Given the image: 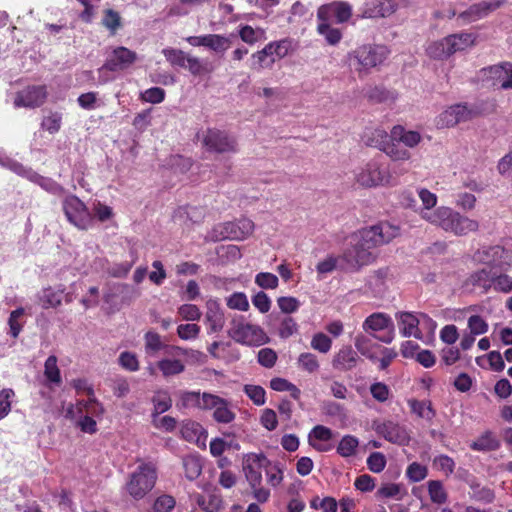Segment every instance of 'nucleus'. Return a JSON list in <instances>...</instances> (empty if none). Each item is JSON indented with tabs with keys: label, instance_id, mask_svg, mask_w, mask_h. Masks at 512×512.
<instances>
[{
	"label": "nucleus",
	"instance_id": "obj_1",
	"mask_svg": "<svg viewBox=\"0 0 512 512\" xmlns=\"http://www.w3.org/2000/svg\"><path fill=\"white\" fill-rule=\"evenodd\" d=\"M417 195L421 205L416 209L419 217L428 224L455 236H465L475 232L479 223L462 215L449 206H437L438 197L426 188H419Z\"/></svg>",
	"mask_w": 512,
	"mask_h": 512
},
{
	"label": "nucleus",
	"instance_id": "obj_2",
	"mask_svg": "<svg viewBox=\"0 0 512 512\" xmlns=\"http://www.w3.org/2000/svg\"><path fill=\"white\" fill-rule=\"evenodd\" d=\"M400 235V228L389 222L364 228L349 238L350 247L343 253L341 259L346 261L347 268H357L372 260L371 250L384 245Z\"/></svg>",
	"mask_w": 512,
	"mask_h": 512
},
{
	"label": "nucleus",
	"instance_id": "obj_3",
	"mask_svg": "<svg viewBox=\"0 0 512 512\" xmlns=\"http://www.w3.org/2000/svg\"><path fill=\"white\" fill-rule=\"evenodd\" d=\"M398 176L395 170L378 159H371L354 171L356 183L364 188L395 186Z\"/></svg>",
	"mask_w": 512,
	"mask_h": 512
},
{
	"label": "nucleus",
	"instance_id": "obj_4",
	"mask_svg": "<svg viewBox=\"0 0 512 512\" xmlns=\"http://www.w3.org/2000/svg\"><path fill=\"white\" fill-rule=\"evenodd\" d=\"M156 467L152 463H140L129 475L125 490L135 500L143 499L155 486Z\"/></svg>",
	"mask_w": 512,
	"mask_h": 512
},
{
	"label": "nucleus",
	"instance_id": "obj_5",
	"mask_svg": "<svg viewBox=\"0 0 512 512\" xmlns=\"http://www.w3.org/2000/svg\"><path fill=\"white\" fill-rule=\"evenodd\" d=\"M390 50L385 45L365 44L357 47L348 54L349 63L359 72H367L382 64Z\"/></svg>",
	"mask_w": 512,
	"mask_h": 512
},
{
	"label": "nucleus",
	"instance_id": "obj_6",
	"mask_svg": "<svg viewBox=\"0 0 512 512\" xmlns=\"http://www.w3.org/2000/svg\"><path fill=\"white\" fill-rule=\"evenodd\" d=\"M229 335L236 342L247 346H261L269 342V337L263 328L249 322L243 316L232 320Z\"/></svg>",
	"mask_w": 512,
	"mask_h": 512
},
{
	"label": "nucleus",
	"instance_id": "obj_7",
	"mask_svg": "<svg viewBox=\"0 0 512 512\" xmlns=\"http://www.w3.org/2000/svg\"><path fill=\"white\" fill-rule=\"evenodd\" d=\"M367 144L377 147L394 162H406L412 158L411 152L407 149L393 143L391 138L388 141V134L382 128H376L371 132V138L367 140Z\"/></svg>",
	"mask_w": 512,
	"mask_h": 512
},
{
	"label": "nucleus",
	"instance_id": "obj_8",
	"mask_svg": "<svg viewBox=\"0 0 512 512\" xmlns=\"http://www.w3.org/2000/svg\"><path fill=\"white\" fill-rule=\"evenodd\" d=\"M67 220L81 230L91 227L93 218L86 205L76 196L65 197L62 203Z\"/></svg>",
	"mask_w": 512,
	"mask_h": 512
},
{
	"label": "nucleus",
	"instance_id": "obj_9",
	"mask_svg": "<svg viewBox=\"0 0 512 512\" xmlns=\"http://www.w3.org/2000/svg\"><path fill=\"white\" fill-rule=\"evenodd\" d=\"M137 59V54L123 46L112 49L104 65L99 69V82L105 84L109 81L103 74L105 71H121L130 67Z\"/></svg>",
	"mask_w": 512,
	"mask_h": 512
},
{
	"label": "nucleus",
	"instance_id": "obj_10",
	"mask_svg": "<svg viewBox=\"0 0 512 512\" xmlns=\"http://www.w3.org/2000/svg\"><path fill=\"white\" fill-rule=\"evenodd\" d=\"M254 229V222L246 217H243L218 226L215 231H219V235H216L213 237V239H231L236 241H243L253 234Z\"/></svg>",
	"mask_w": 512,
	"mask_h": 512
},
{
	"label": "nucleus",
	"instance_id": "obj_11",
	"mask_svg": "<svg viewBox=\"0 0 512 512\" xmlns=\"http://www.w3.org/2000/svg\"><path fill=\"white\" fill-rule=\"evenodd\" d=\"M476 112L466 104H454L443 110L436 118L438 128H449L471 120Z\"/></svg>",
	"mask_w": 512,
	"mask_h": 512
},
{
	"label": "nucleus",
	"instance_id": "obj_12",
	"mask_svg": "<svg viewBox=\"0 0 512 512\" xmlns=\"http://www.w3.org/2000/svg\"><path fill=\"white\" fill-rule=\"evenodd\" d=\"M270 462L262 453H247L242 458V470L249 485L262 484V468Z\"/></svg>",
	"mask_w": 512,
	"mask_h": 512
},
{
	"label": "nucleus",
	"instance_id": "obj_13",
	"mask_svg": "<svg viewBox=\"0 0 512 512\" xmlns=\"http://www.w3.org/2000/svg\"><path fill=\"white\" fill-rule=\"evenodd\" d=\"M505 0H483L479 3L471 5L467 10L458 15V21L461 25H466L480 19H483L496 11Z\"/></svg>",
	"mask_w": 512,
	"mask_h": 512
},
{
	"label": "nucleus",
	"instance_id": "obj_14",
	"mask_svg": "<svg viewBox=\"0 0 512 512\" xmlns=\"http://www.w3.org/2000/svg\"><path fill=\"white\" fill-rule=\"evenodd\" d=\"M352 16V6L345 1H333L321 5L317 11L319 21L329 22L334 20L337 23L347 22Z\"/></svg>",
	"mask_w": 512,
	"mask_h": 512
},
{
	"label": "nucleus",
	"instance_id": "obj_15",
	"mask_svg": "<svg viewBox=\"0 0 512 512\" xmlns=\"http://www.w3.org/2000/svg\"><path fill=\"white\" fill-rule=\"evenodd\" d=\"M144 350L147 356L155 357L158 352L164 351L165 354L177 356L187 355L189 350L176 345H167L162 341L161 336L154 332L148 331L144 335Z\"/></svg>",
	"mask_w": 512,
	"mask_h": 512
},
{
	"label": "nucleus",
	"instance_id": "obj_16",
	"mask_svg": "<svg viewBox=\"0 0 512 512\" xmlns=\"http://www.w3.org/2000/svg\"><path fill=\"white\" fill-rule=\"evenodd\" d=\"M203 146L213 152H233L236 150V142L225 132L216 129L207 130L202 137Z\"/></svg>",
	"mask_w": 512,
	"mask_h": 512
},
{
	"label": "nucleus",
	"instance_id": "obj_17",
	"mask_svg": "<svg viewBox=\"0 0 512 512\" xmlns=\"http://www.w3.org/2000/svg\"><path fill=\"white\" fill-rule=\"evenodd\" d=\"M475 260L489 270L499 271L508 265L507 252L500 246H493L479 250Z\"/></svg>",
	"mask_w": 512,
	"mask_h": 512
},
{
	"label": "nucleus",
	"instance_id": "obj_18",
	"mask_svg": "<svg viewBox=\"0 0 512 512\" xmlns=\"http://www.w3.org/2000/svg\"><path fill=\"white\" fill-rule=\"evenodd\" d=\"M191 46L206 47L210 51L223 55L231 46L227 36L221 34H205L200 36H189L185 39Z\"/></svg>",
	"mask_w": 512,
	"mask_h": 512
},
{
	"label": "nucleus",
	"instance_id": "obj_19",
	"mask_svg": "<svg viewBox=\"0 0 512 512\" xmlns=\"http://www.w3.org/2000/svg\"><path fill=\"white\" fill-rule=\"evenodd\" d=\"M390 137L393 143L399 146L402 144L404 149L410 152V149H416L424 141V136L419 130L407 128L403 125H395L390 131Z\"/></svg>",
	"mask_w": 512,
	"mask_h": 512
},
{
	"label": "nucleus",
	"instance_id": "obj_20",
	"mask_svg": "<svg viewBox=\"0 0 512 512\" xmlns=\"http://www.w3.org/2000/svg\"><path fill=\"white\" fill-rule=\"evenodd\" d=\"M47 97L44 86H29L19 91L14 99L17 108H34L42 105Z\"/></svg>",
	"mask_w": 512,
	"mask_h": 512
},
{
	"label": "nucleus",
	"instance_id": "obj_21",
	"mask_svg": "<svg viewBox=\"0 0 512 512\" xmlns=\"http://www.w3.org/2000/svg\"><path fill=\"white\" fill-rule=\"evenodd\" d=\"M207 410H213V419L218 423L228 424L235 419V413L230 407L229 402L215 394H207Z\"/></svg>",
	"mask_w": 512,
	"mask_h": 512
},
{
	"label": "nucleus",
	"instance_id": "obj_22",
	"mask_svg": "<svg viewBox=\"0 0 512 512\" xmlns=\"http://www.w3.org/2000/svg\"><path fill=\"white\" fill-rule=\"evenodd\" d=\"M363 329L371 332L387 331V335L379 337V340L385 343L393 340L394 325L392 319L384 313H373L368 316L363 323Z\"/></svg>",
	"mask_w": 512,
	"mask_h": 512
},
{
	"label": "nucleus",
	"instance_id": "obj_23",
	"mask_svg": "<svg viewBox=\"0 0 512 512\" xmlns=\"http://www.w3.org/2000/svg\"><path fill=\"white\" fill-rule=\"evenodd\" d=\"M72 385L77 391L86 392L89 396L87 401L78 402L77 408L80 412L85 410L87 414H91L93 416H101L104 413L102 405L95 399L93 395V389L87 384L86 380H73Z\"/></svg>",
	"mask_w": 512,
	"mask_h": 512
},
{
	"label": "nucleus",
	"instance_id": "obj_24",
	"mask_svg": "<svg viewBox=\"0 0 512 512\" xmlns=\"http://www.w3.org/2000/svg\"><path fill=\"white\" fill-rule=\"evenodd\" d=\"M378 433L393 444L405 446L410 442V434L406 427L392 421L380 425Z\"/></svg>",
	"mask_w": 512,
	"mask_h": 512
},
{
	"label": "nucleus",
	"instance_id": "obj_25",
	"mask_svg": "<svg viewBox=\"0 0 512 512\" xmlns=\"http://www.w3.org/2000/svg\"><path fill=\"white\" fill-rule=\"evenodd\" d=\"M497 275V271H492L483 267L482 269L470 274L466 279L464 286L469 290L479 289L486 292L492 284V280Z\"/></svg>",
	"mask_w": 512,
	"mask_h": 512
},
{
	"label": "nucleus",
	"instance_id": "obj_26",
	"mask_svg": "<svg viewBox=\"0 0 512 512\" xmlns=\"http://www.w3.org/2000/svg\"><path fill=\"white\" fill-rule=\"evenodd\" d=\"M333 437V432L330 428L317 425L309 433V444L318 452H328L331 450L332 445L329 443Z\"/></svg>",
	"mask_w": 512,
	"mask_h": 512
},
{
	"label": "nucleus",
	"instance_id": "obj_27",
	"mask_svg": "<svg viewBox=\"0 0 512 512\" xmlns=\"http://www.w3.org/2000/svg\"><path fill=\"white\" fill-rule=\"evenodd\" d=\"M180 356L181 355L172 356L166 354L165 357L157 361V368L164 378L175 377L185 371L186 366Z\"/></svg>",
	"mask_w": 512,
	"mask_h": 512
},
{
	"label": "nucleus",
	"instance_id": "obj_28",
	"mask_svg": "<svg viewBox=\"0 0 512 512\" xmlns=\"http://www.w3.org/2000/svg\"><path fill=\"white\" fill-rule=\"evenodd\" d=\"M180 432L186 441L202 448L206 447L207 432L201 424L194 421H186L182 424Z\"/></svg>",
	"mask_w": 512,
	"mask_h": 512
},
{
	"label": "nucleus",
	"instance_id": "obj_29",
	"mask_svg": "<svg viewBox=\"0 0 512 512\" xmlns=\"http://www.w3.org/2000/svg\"><path fill=\"white\" fill-rule=\"evenodd\" d=\"M399 330L405 337H415L423 340V334L419 328L418 315L401 312L398 314Z\"/></svg>",
	"mask_w": 512,
	"mask_h": 512
},
{
	"label": "nucleus",
	"instance_id": "obj_30",
	"mask_svg": "<svg viewBox=\"0 0 512 512\" xmlns=\"http://www.w3.org/2000/svg\"><path fill=\"white\" fill-rule=\"evenodd\" d=\"M268 59L272 60L274 65L276 61L285 58L293 50V41L285 38L268 43L263 49Z\"/></svg>",
	"mask_w": 512,
	"mask_h": 512
},
{
	"label": "nucleus",
	"instance_id": "obj_31",
	"mask_svg": "<svg viewBox=\"0 0 512 512\" xmlns=\"http://www.w3.org/2000/svg\"><path fill=\"white\" fill-rule=\"evenodd\" d=\"M206 322L209 326V332L220 331L224 326V314L217 300L209 299L206 303Z\"/></svg>",
	"mask_w": 512,
	"mask_h": 512
},
{
	"label": "nucleus",
	"instance_id": "obj_32",
	"mask_svg": "<svg viewBox=\"0 0 512 512\" xmlns=\"http://www.w3.org/2000/svg\"><path fill=\"white\" fill-rule=\"evenodd\" d=\"M397 9V4L392 0H380L368 4L362 13L363 18L387 17Z\"/></svg>",
	"mask_w": 512,
	"mask_h": 512
},
{
	"label": "nucleus",
	"instance_id": "obj_33",
	"mask_svg": "<svg viewBox=\"0 0 512 512\" xmlns=\"http://www.w3.org/2000/svg\"><path fill=\"white\" fill-rule=\"evenodd\" d=\"M357 359V353L351 347L346 346L336 353L332 364L338 370L347 371L356 366Z\"/></svg>",
	"mask_w": 512,
	"mask_h": 512
},
{
	"label": "nucleus",
	"instance_id": "obj_34",
	"mask_svg": "<svg viewBox=\"0 0 512 512\" xmlns=\"http://www.w3.org/2000/svg\"><path fill=\"white\" fill-rule=\"evenodd\" d=\"M448 37L452 52L464 51L476 45L478 35L475 33L461 32L451 34Z\"/></svg>",
	"mask_w": 512,
	"mask_h": 512
},
{
	"label": "nucleus",
	"instance_id": "obj_35",
	"mask_svg": "<svg viewBox=\"0 0 512 512\" xmlns=\"http://www.w3.org/2000/svg\"><path fill=\"white\" fill-rule=\"evenodd\" d=\"M427 55L432 59L443 60L453 54L448 37L430 42L426 47Z\"/></svg>",
	"mask_w": 512,
	"mask_h": 512
},
{
	"label": "nucleus",
	"instance_id": "obj_36",
	"mask_svg": "<svg viewBox=\"0 0 512 512\" xmlns=\"http://www.w3.org/2000/svg\"><path fill=\"white\" fill-rule=\"evenodd\" d=\"M182 465L185 477L190 481L196 480L202 473L203 463L200 456L196 454L183 457Z\"/></svg>",
	"mask_w": 512,
	"mask_h": 512
},
{
	"label": "nucleus",
	"instance_id": "obj_37",
	"mask_svg": "<svg viewBox=\"0 0 512 512\" xmlns=\"http://www.w3.org/2000/svg\"><path fill=\"white\" fill-rule=\"evenodd\" d=\"M499 446V440L490 431L484 432L482 435L476 438L470 445L472 450L481 452L494 451L498 449Z\"/></svg>",
	"mask_w": 512,
	"mask_h": 512
},
{
	"label": "nucleus",
	"instance_id": "obj_38",
	"mask_svg": "<svg viewBox=\"0 0 512 512\" xmlns=\"http://www.w3.org/2000/svg\"><path fill=\"white\" fill-rule=\"evenodd\" d=\"M208 393L200 394L195 391H185L180 395V405L184 408H206V397Z\"/></svg>",
	"mask_w": 512,
	"mask_h": 512
},
{
	"label": "nucleus",
	"instance_id": "obj_39",
	"mask_svg": "<svg viewBox=\"0 0 512 512\" xmlns=\"http://www.w3.org/2000/svg\"><path fill=\"white\" fill-rule=\"evenodd\" d=\"M64 292V288H59L57 290L49 287L43 289L41 295L39 296L40 303L43 308H55L59 306L62 302V294Z\"/></svg>",
	"mask_w": 512,
	"mask_h": 512
},
{
	"label": "nucleus",
	"instance_id": "obj_40",
	"mask_svg": "<svg viewBox=\"0 0 512 512\" xmlns=\"http://www.w3.org/2000/svg\"><path fill=\"white\" fill-rule=\"evenodd\" d=\"M239 36L243 42L249 45H254L266 39L265 31L262 28H253L249 25H244L239 28Z\"/></svg>",
	"mask_w": 512,
	"mask_h": 512
},
{
	"label": "nucleus",
	"instance_id": "obj_41",
	"mask_svg": "<svg viewBox=\"0 0 512 512\" xmlns=\"http://www.w3.org/2000/svg\"><path fill=\"white\" fill-rule=\"evenodd\" d=\"M430 500L437 505L445 504L448 500V494L442 482L439 480H430L427 483Z\"/></svg>",
	"mask_w": 512,
	"mask_h": 512
},
{
	"label": "nucleus",
	"instance_id": "obj_42",
	"mask_svg": "<svg viewBox=\"0 0 512 512\" xmlns=\"http://www.w3.org/2000/svg\"><path fill=\"white\" fill-rule=\"evenodd\" d=\"M196 502L205 512H218L222 508V498L215 493L208 494L207 496L198 495Z\"/></svg>",
	"mask_w": 512,
	"mask_h": 512
},
{
	"label": "nucleus",
	"instance_id": "obj_43",
	"mask_svg": "<svg viewBox=\"0 0 512 512\" xmlns=\"http://www.w3.org/2000/svg\"><path fill=\"white\" fill-rule=\"evenodd\" d=\"M152 403L154 406L153 416L156 417L157 415L162 414L171 408L172 399L168 391L159 390L154 394Z\"/></svg>",
	"mask_w": 512,
	"mask_h": 512
},
{
	"label": "nucleus",
	"instance_id": "obj_44",
	"mask_svg": "<svg viewBox=\"0 0 512 512\" xmlns=\"http://www.w3.org/2000/svg\"><path fill=\"white\" fill-rule=\"evenodd\" d=\"M270 387L271 389L278 391V392H289L291 397L295 400H299L301 396L300 389L294 385L293 383L289 382L288 380L280 377H275L271 379L270 381Z\"/></svg>",
	"mask_w": 512,
	"mask_h": 512
},
{
	"label": "nucleus",
	"instance_id": "obj_45",
	"mask_svg": "<svg viewBox=\"0 0 512 512\" xmlns=\"http://www.w3.org/2000/svg\"><path fill=\"white\" fill-rule=\"evenodd\" d=\"M29 180L51 194L60 195L63 193V188L58 183L50 178L43 177L36 172L29 173Z\"/></svg>",
	"mask_w": 512,
	"mask_h": 512
},
{
	"label": "nucleus",
	"instance_id": "obj_46",
	"mask_svg": "<svg viewBox=\"0 0 512 512\" xmlns=\"http://www.w3.org/2000/svg\"><path fill=\"white\" fill-rule=\"evenodd\" d=\"M408 404L411 411L422 419L431 421L435 416V411L429 401L409 400Z\"/></svg>",
	"mask_w": 512,
	"mask_h": 512
},
{
	"label": "nucleus",
	"instance_id": "obj_47",
	"mask_svg": "<svg viewBox=\"0 0 512 512\" xmlns=\"http://www.w3.org/2000/svg\"><path fill=\"white\" fill-rule=\"evenodd\" d=\"M359 440L353 435H345L337 446V453L344 457H351L356 454Z\"/></svg>",
	"mask_w": 512,
	"mask_h": 512
},
{
	"label": "nucleus",
	"instance_id": "obj_48",
	"mask_svg": "<svg viewBox=\"0 0 512 512\" xmlns=\"http://www.w3.org/2000/svg\"><path fill=\"white\" fill-rule=\"evenodd\" d=\"M44 375L46 379L55 385L61 384V374L60 369L57 365V357L54 355L49 356L44 364Z\"/></svg>",
	"mask_w": 512,
	"mask_h": 512
},
{
	"label": "nucleus",
	"instance_id": "obj_49",
	"mask_svg": "<svg viewBox=\"0 0 512 512\" xmlns=\"http://www.w3.org/2000/svg\"><path fill=\"white\" fill-rule=\"evenodd\" d=\"M317 31L330 45H336L342 38L341 31L338 28L332 27L328 22L319 21Z\"/></svg>",
	"mask_w": 512,
	"mask_h": 512
},
{
	"label": "nucleus",
	"instance_id": "obj_50",
	"mask_svg": "<svg viewBox=\"0 0 512 512\" xmlns=\"http://www.w3.org/2000/svg\"><path fill=\"white\" fill-rule=\"evenodd\" d=\"M481 73L484 80L490 82L493 86L500 87L501 80H503V75L505 74L503 63L485 68Z\"/></svg>",
	"mask_w": 512,
	"mask_h": 512
},
{
	"label": "nucleus",
	"instance_id": "obj_51",
	"mask_svg": "<svg viewBox=\"0 0 512 512\" xmlns=\"http://www.w3.org/2000/svg\"><path fill=\"white\" fill-rule=\"evenodd\" d=\"M297 361L299 367L308 373H315L319 370L320 364L318 359L316 355L310 352L301 353Z\"/></svg>",
	"mask_w": 512,
	"mask_h": 512
},
{
	"label": "nucleus",
	"instance_id": "obj_52",
	"mask_svg": "<svg viewBox=\"0 0 512 512\" xmlns=\"http://www.w3.org/2000/svg\"><path fill=\"white\" fill-rule=\"evenodd\" d=\"M226 304L230 309L247 311L249 309V301L245 293L234 292L226 299Z\"/></svg>",
	"mask_w": 512,
	"mask_h": 512
},
{
	"label": "nucleus",
	"instance_id": "obj_53",
	"mask_svg": "<svg viewBox=\"0 0 512 512\" xmlns=\"http://www.w3.org/2000/svg\"><path fill=\"white\" fill-rule=\"evenodd\" d=\"M310 346L312 349L326 354L331 350L332 340L326 334L318 332L313 335Z\"/></svg>",
	"mask_w": 512,
	"mask_h": 512
},
{
	"label": "nucleus",
	"instance_id": "obj_54",
	"mask_svg": "<svg viewBox=\"0 0 512 512\" xmlns=\"http://www.w3.org/2000/svg\"><path fill=\"white\" fill-rule=\"evenodd\" d=\"M176 505V500L168 494H161L154 500L152 509L154 512H171Z\"/></svg>",
	"mask_w": 512,
	"mask_h": 512
},
{
	"label": "nucleus",
	"instance_id": "obj_55",
	"mask_svg": "<svg viewBox=\"0 0 512 512\" xmlns=\"http://www.w3.org/2000/svg\"><path fill=\"white\" fill-rule=\"evenodd\" d=\"M388 278L387 270H378L369 278V286L375 293H382L386 289V281Z\"/></svg>",
	"mask_w": 512,
	"mask_h": 512
},
{
	"label": "nucleus",
	"instance_id": "obj_56",
	"mask_svg": "<svg viewBox=\"0 0 512 512\" xmlns=\"http://www.w3.org/2000/svg\"><path fill=\"white\" fill-rule=\"evenodd\" d=\"M102 24L114 35L121 27V17L118 12L108 9L104 13Z\"/></svg>",
	"mask_w": 512,
	"mask_h": 512
},
{
	"label": "nucleus",
	"instance_id": "obj_57",
	"mask_svg": "<svg viewBox=\"0 0 512 512\" xmlns=\"http://www.w3.org/2000/svg\"><path fill=\"white\" fill-rule=\"evenodd\" d=\"M419 328L425 338H432L437 328V323L426 314H418Z\"/></svg>",
	"mask_w": 512,
	"mask_h": 512
},
{
	"label": "nucleus",
	"instance_id": "obj_58",
	"mask_svg": "<svg viewBox=\"0 0 512 512\" xmlns=\"http://www.w3.org/2000/svg\"><path fill=\"white\" fill-rule=\"evenodd\" d=\"M433 467L448 476L453 473L455 462L447 455H439L433 459Z\"/></svg>",
	"mask_w": 512,
	"mask_h": 512
},
{
	"label": "nucleus",
	"instance_id": "obj_59",
	"mask_svg": "<svg viewBox=\"0 0 512 512\" xmlns=\"http://www.w3.org/2000/svg\"><path fill=\"white\" fill-rule=\"evenodd\" d=\"M244 392L257 406H262L266 401V392L264 388L258 385H245Z\"/></svg>",
	"mask_w": 512,
	"mask_h": 512
},
{
	"label": "nucleus",
	"instance_id": "obj_60",
	"mask_svg": "<svg viewBox=\"0 0 512 512\" xmlns=\"http://www.w3.org/2000/svg\"><path fill=\"white\" fill-rule=\"evenodd\" d=\"M467 327L469 332L479 336L488 331V323L479 315H472L468 318Z\"/></svg>",
	"mask_w": 512,
	"mask_h": 512
},
{
	"label": "nucleus",
	"instance_id": "obj_61",
	"mask_svg": "<svg viewBox=\"0 0 512 512\" xmlns=\"http://www.w3.org/2000/svg\"><path fill=\"white\" fill-rule=\"evenodd\" d=\"M255 283L262 289H276L279 285V280L275 274L260 272L255 276Z\"/></svg>",
	"mask_w": 512,
	"mask_h": 512
},
{
	"label": "nucleus",
	"instance_id": "obj_62",
	"mask_svg": "<svg viewBox=\"0 0 512 512\" xmlns=\"http://www.w3.org/2000/svg\"><path fill=\"white\" fill-rule=\"evenodd\" d=\"M378 495L384 498H395L401 500L405 494L400 484L388 483L378 490Z\"/></svg>",
	"mask_w": 512,
	"mask_h": 512
},
{
	"label": "nucleus",
	"instance_id": "obj_63",
	"mask_svg": "<svg viewBox=\"0 0 512 512\" xmlns=\"http://www.w3.org/2000/svg\"><path fill=\"white\" fill-rule=\"evenodd\" d=\"M386 457L381 452H373L367 458L368 469L373 473H380L386 467Z\"/></svg>",
	"mask_w": 512,
	"mask_h": 512
},
{
	"label": "nucleus",
	"instance_id": "obj_64",
	"mask_svg": "<svg viewBox=\"0 0 512 512\" xmlns=\"http://www.w3.org/2000/svg\"><path fill=\"white\" fill-rule=\"evenodd\" d=\"M200 326L195 323L180 324L177 327V335L180 339L188 341L194 340L199 336Z\"/></svg>",
	"mask_w": 512,
	"mask_h": 512
}]
</instances>
